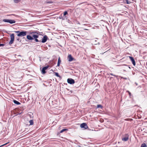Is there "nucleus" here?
<instances>
[{
    "label": "nucleus",
    "mask_w": 147,
    "mask_h": 147,
    "mask_svg": "<svg viewBox=\"0 0 147 147\" xmlns=\"http://www.w3.org/2000/svg\"><path fill=\"white\" fill-rule=\"evenodd\" d=\"M128 67H129V69H130V67H129V66H128Z\"/></svg>",
    "instance_id": "36"
},
{
    "label": "nucleus",
    "mask_w": 147,
    "mask_h": 147,
    "mask_svg": "<svg viewBox=\"0 0 147 147\" xmlns=\"http://www.w3.org/2000/svg\"><path fill=\"white\" fill-rule=\"evenodd\" d=\"M9 143V142H7L5 144H4L1 146H0V147H2V146H5V145H6L8 143Z\"/></svg>",
    "instance_id": "26"
},
{
    "label": "nucleus",
    "mask_w": 147,
    "mask_h": 147,
    "mask_svg": "<svg viewBox=\"0 0 147 147\" xmlns=\"http://www.w3.org/2000/svg\"><path fill=\"white\" fill-rule=\"evenodd\" d=\"M19 40H20V39H19V38H17V40H18V41Z\"/></svg>",
    "instance_id": "33"
},
{
    "label": "nucleus",
    "mask_w": 147,
    "mask_h": 147,
    "mask_svg": "<svg viewBox=\"0 0 147 147\" xmlns=\"http://www.w3.org/2000/svg\"><path fill=\"white\" fill-rule=\"evenodd\" d=\"M29 123H30V125H33V124L34 123L33 121L32 120H30L29 121Z\"/></svg>",
    "instance_id": "17"
},
{
    "label": "nucleus",
    "mask_w": 147,
    "mask_h": 147,
    "mask_svg": "<svg viewBox=\"0 0 147 147\" xmlns=\"http://www.w3.org/2000/svg\"><path fill=\"white\" fill-rule=\"evenodd\" d=\"M97 108H100L102 109V106L100 105H97Z\"/></svg>",
    "instance_id": "21"
},
{
    "label": "nucleus",
    "mask_w": 147,
    "mask_h": 147,
    "mask_svg": "<svg viewBox=\"0 0 147 147\" xmlns=\"http://www.w3.org/2000/svg\"><path fill=\"white\" fill-rule=\"evenodd\" d=\"M55 74L56 76L59 78H61V77L60 76L57 72H55Z\"/></svg>",
    "instance_id": "19"
},
{
    "label": "nucleus",
    "mask_w": 147,
    "mask_h": 147,
    "mask_svg": "<svg viewBox=\"0 0 147 147\" xmlns=\"http://www.w3.org/2000/svg\"><path fill=\"white\" fill-rule=\"evenodd\" d=\"M68 14L67 12V11H65L63 13V16H66Z\"/></svg>",
    "instance_id": "20"
},
{
    "label": "nucleus",
    "mask_w": 147,
    "mask_h": 147,
    "mask_svg": "<svg viewBox=\"0 0 147 147\" xmlns=\"http://www.w3.org/2000/svg\"><path fill=\"white\" fill-rule=\"evenodd\" d=\"M27 38L28 40H32L34 39V38L32 36L29 35H28L27 36Z\"/></svg>",
    "instance_id": "10"
},
{
    "label": "nucleus",
    "mask_w": 147,
    "mask_h": 147,
    "mask_svg": "<svg viewBox=\"0 0 147 147\" xmlns=\"http://www.w3.org/2000/svg\"><path fill=\"white\" fill-rule=\"evenodd\" d=\"M18 56H21L20 55H18Z\"/></svg>",
    "instance_id": "40"
},
{
    "label": "nucleus",
    "mask_w": 147,
    "mask_h": 147,
    "mask_svg": "<svg viewBox=\"0 0 147 147\" xmlns=\"http://www.w3.org/2000/svg\"><path fill=\"white\" fill-rule=\"evenodd\" d=\"M129 58H130V60L131 61V62L134 65H136V63L135 61V60L134 58L132 57L129 56Z\"/></svg>",
    "instance_id": "8"
},
{
    "label": "nucleus",
    "mask_w": 147,
    "mask_h": 147,
    "mask_svg": "<svg viewBox=\"0 0 147 147\" xmlns=\"http://www.w3.org/2000/svg\"><path fill=\"white\" fill-rule=\"evenodd\" d=\"M129 95L130 96H131V93L130 92H129Z\"/></svg>",
    "instance_id": "31"
},
{
    "label": "nucleus",
    "mask_w": 147,
    "mask_h": 147,
    "mask_svg": "<svg viewBox=\"0 0 147 147\" xmlns=\"http://www.w3.org/2000/svg\"><path fill=\"white\" fill-rule=\"evenodd\" d=\"M66 89L67 90H68L69 91V90L67 88H66Z\"/></svg>",
    "instance_id": "38"
},
{
    "label": "nucleus",
    "mask_w": 147,
    "mask_h": 147,
    "mask_svg": "<svg viewBox=\"0 0 147 147\" xmlns=\"http://www.w3.org/2000/svg\"><path fill=\"white\" fill-rule=\"evenodd\" d=\"M122 66H127V65H126L125 64H123V65H122Z\"/></svg>",
    "instance_id": "34"
},
{
    "label": "nucleus",
    "mask_w": 147,
    "mask_h": 147,
    "mask_svg": "<svg viewBox=\"0 0 147 147\" xmlns=\"http://www.w3.org/2000/svg\"><path fill=\"white\" fill-rule=\"evenodd\" d=\"M32 37L34 38V39H36L38 37V36L36 35H33Z\"/></svg>",
    "instance_id": "14"
},
{
    "label": "nucleus",
    "mask_w": 147,
    "mask_h": 147,
    "mask_svg": "<svg viewBox=\"0 0 147 147\" xmlns=\"http://www.w3.org/2000/svg\"><path fill=\"white\" fill-rule=\"evenodd\" d=\"M3 22L9 23L10 24H13L16 23V21L13 20L7 19H3Z\"/></svg>",
    "instance_id": "2"
},
{
    "label": "nucleus",
    "mask_w": 147,
    "mask_h": 147,
    "mask_svg": "<svg viewBox=\"0 0 147 147\" xmlns=\"http://www.w3.org/2000/svg\"><path fill=\"white\" fill-rule=\"evenodd\" d=\"M126 3L127 4H129L131 3V2L130 1H129L128 0H125Z\"/></svg>",
    "instance_id": "24"
},
{
    "label": "nucleus",
    "mask_w": 147,
    "mask_h": 147,
    "mask_svg": "<svg viewBox=\"0 0 147 147\" xmlns=\"http://www.w3.org/2000/svg\"><path fill=\"white\" fill-rule=\"evenodd\" d=\"M35 40V41L37 42H41V41L40 40H39L37 38H36V39H34Z\"/></svg>",
    "instance_id": "25"
},
{
    "label": "nucleus",
    "mask_w": 147,
    "mask_h": 147,
    "mask_svg": "<svg viewBox=\"0 0 147 147\" xmlns=\"http://www.w3.org/2000/svg\"><path fill=\"white\" fill-rule=\"evenodd\" d=\"M61 61L60 60V57H59V59H58V63H57V66H59L60 65V63L61 62Z\"/></svg>",
    "instance_id": "13"
},
{
    "label": "nucleus",
    "mask_w": 147,
    "mask_h": 147,
    "mask_svg": "<svg viewBox=\"0 0 147 147\" xmlns=\"http://www.w3.org/2000/svg\"><path fill=\"white\" fill-rule=\"evenodd\" d=\"M11 39L14 40V36L13 34H12L10 35Z\"/></svg>",
    "instance_id": "15"
},
{
    "label": "nucleus",
    "mask_w": 147,
    "mask_h": 147,
    "mask_svg": "<svg viewBox=\"0 0 147 147\" xmlns=\"http://www.w3.org/2000/svg\"><path fill=\"white\" fill-rule=\"evenodd\" d=\"M67 130V129H62L60 131V133H62L65 131Z\"/></svg>",
    "instance_id": "18"
},
{
    "label": "nucleus",
    "mask_w": 147,
    "mask_h": 147,
    "mask_svg": "<svg viewBox=\"0 0 147 147\" xmlns=\"http://www.w3.org/2000/svg\"><path fill=\"white\" fill-rule=\"evenodd\" d=\"M98 44H99L100 43L99 42H98Z\"/></svg>",
    "instance_id": "41"
},
{
    "label": "nucleus",
    "mask_w": 147,
    "mask_h": 147,
    "mask_svg": "<svg viewBox=\"0 0 147 147\" xmlns=\"http://www.w3.org/2000/svg\"><path fill=\"white\" fill-rule=\"evenodd\" d=\"M59 133H58L57 134V135H59Z\"/></svg>",
    "instance_id": "37"
},
{
    "label": "nucleus",
    "mask_w": 147,
    "mask_h": 147,
    "mask_svg": "<svg viewBox=\"0 0 147 147\" xmlns=\"http://www.w3.org/2000/svg\"><path fill=\"white\" fill-rule=\"evenodd\" d=\"M68 61H71L74 59V58L72 57L71 55H69L68 56Z\"/></svg>",
    "instance_id": "9"
},
{
    "label": "nucleus",
    "mask_w": 147,
    "mask_h": 147,
    "mask_svg": "<svg viewBox=\"0 0 147 147\" xmlns=\"http://www.w3.org/2000/svg\"><path fill=\"white\" fill-rule=\"evenodd\" d=\"M127 92L128 93H129V92H130L129 91H127Z\"/></svg>",
    "instance_id": "35"
},
{
    "label": "nucleus",
    "mask_w": 147,
    "mask_h": 147,
    "mask_svg": "<svg viewBox=\"0 0 147 147\" xmlns=\"http://www.w3.org/2000/svg\"><path fill=\"white\" fill-rule=\"evenodd\" d=\"M5 45L3 44H0V47H3L5 46Z\"/></svg>",
    "instance_id": "27"
},
{
    "label": "nucleus",
    "mask_w": 147,
    "mask_h": 147,
    "mask_svg": "<svg viewBox=\"0 0 147 147\" xmlns=\"http://www.w3.org/2000/svg\"><path fill=\"white\" fill-rule=\"evenodd\" d=\"M123 78V79H125V80H127V78Z\"/></svg>",
    "instance_id": "30"
},
{
    "label": "nucleus",
    "mask_w": 147,
    "mask_h": 147,
    "mask_svg": "<svg viewBox=\"0 0 147 147\" xmlns=\"http://www.w3.org/2000/svg\"><path fill=\"white\" fill-rule=\"evenodd\" d=\"M13 102L14 103L17 105H19L21 104V103L20 102L16 100H13Z\"/></svg>",
    "instance_id": "12"
},
{
    "label": "nucleus",
    "mask_w": 147,
    "mask_h": 147,
    "mask_svg": "<svg viewBox=\"0 0 147 147\" xmlns=\"http://www.w3.org/2000/svg\"><path fill=\"white\" fill-rule=\"evenodd\" d=\"M49 67V66H47L42 68V72L43 74H45L46 73L45 70Z\"/></svg>",
    "instance_id": "6"
},
{
    "label": "nucleus",
    "mask_w": 147,
    "mask_h": 147,
    "mask_svg": "<svg viewBox=\"0 0 147 147\" xmlns=\"http://www.w3.org/2000/svg\"><path fill=\"white\" fill-rule=\"evenodd\" d=\"M47 36L46 35H45L42 38V40L41 42L42 43L46 42L47 40Z\"/></svg>",
    "instance_id": "7"
},
{
    "label": "nucleus",
    "mask_w": 147,
    "mask_h": 147,
    "mask_svg": "<svg viewBox=\"0 0 147 147\" xmlns=\"http://www.w3.org/2000/svg\"><path fill=\"white\" fill-rule=\"evenodd\" d=\"M70 92H71V93L72 92V91H71V90Z\"/></svg>",
    "instance_id": "39"
},
{
    "label": "nucleus",
    "mask_w": 147,
    "mask_h": 147,
    "mask_svg": "<svg viewBox=\"0 0 147 147\" xmlns=\"http://www.w3.org/2000/svg\"><path fill=\"white\" fill-rule=\"evenodd\" d=\"M14 40L11 39L10 41V42H9V45H11V44H12Z\"/></svg>",
    "instance_id": "22"
},
{
    "label": "nucleus",
    "mask_w": 147,
    "mask_h": 147,
    "mask_svg": "<svg viewBox=\"0 0 147 147\" xmlns=\"http://www.w3.org/2000/svg\"><path fill=\"white\" fill-rule=\"evenodd\" d=\"M124 137L122 138V141H127L129 139V135L128 134H125L124 136Z\"/></svg>",
    "instance_id": "3"
},
{
    "label": "nucleus",
    "mask_w": 147,
    "mask_h": 147,
    "mask_svg": "<svg viewBox=\"0 0 147 147\" xmlns=\"http://www.w3.org/2000/svg\"><path fill=\"white\" fill-rule=\"evenodd\" d=\"M21 0H14V1L15 3H17L20 2Z\"/></svg>",
    "instance_id": "23"
},
{
    "label": "nucleus",
    "mask_w": 147,
    "mask_h": 147,
    "mask_svg": "<svg viewBox=\"0 0 147 147\" xmlns=\"http://www.w3.org/2000/svg\"><path fill=\"white\" fill-rule=\"evenodd\" d=\"M10 15L16 16V15H15V14H11V15H9V16H10Z\"/></svg>",
    "instance_id": "32"
},
{
    "label": "nucleus",
    "mask_w": 147,
    "mask_h": 147,
    "mask_svg": "<svg viewBox=\"0 0 147 147\" xmlns=\"http://www.w3.org/2000/svg\"><path fill=\"white\" fill-rule=\"evenodd\" d=\"M16 33H17V36H23L26 35L27 32L25 31H23L20 32L19 31H15Z\"/></svg>",
    "instance_id": "1"
},
{
    "label": "nucleus",
    "mask_w": 147,
    "mask_h": 147,
    "mask_svg": "<svg viewBox=\"0 0 147 147\" xmlns=\"http://www.w3.org/2000/svg\"><path fill=\"white\" fill-rule=\"evenodd\" d=\"M36 33V34H38V32H32V33Z\"/></svg>",
    "instance_id": "29"
},
{
    "label": "nucleus",
    "mask_w": 147,
    "mask_h": 147,
    "mask_svg": "<svg viewBox=\"0 0 147 147\" xmlns=\"http://www.w3.org/2000/svg\"><path fill=\"white\" fill-rule=\"evenodd\" d=\"M110 74L111 75H112V76H115V77H117V76L116 75H113L112 73H110Z\"/></svg>",
    "instance_id": "28"
},
{
    "label": "nucleus",
    "mask_w": 147,
    "mask_h": 147,
    "mask_svg": "<svg viewBox=\"0 0 147 147\" xmlns=\"http://www.w3.org/2000/svg\"><path fill=\"white\" fill-rule=\"evenodd\" d=\"M66 18V16H62L61 15L59 17V18L60 19H62L63 20H65V19H67Z\"/></svg>",
    "instance_id": "11"
},
{
    "label": "nucleus",
    "mask_w": 147,
    "mask_h": 147,
    "mask_svg": "<svg viewBox=\"0 0 147 147\" xmlns=\"http://www.w3.org/2000/svg\"><path fill=\"white\" fill-rule=\"evenodd\" d=\"M146 144L144 143L141 144L140 147H146Z\"/></svg>",
    "instance_id": "16"
},
{
    "label": "nucleus",
    "mask_w": 147,
    "mask_h": 147,
    "mask_svg": "<svg viewBox=\"0 0 147 147\" xmlns=\"http://www.w3.org/2000/svg\"><path fill=\"white\" fill-rule=\"evenodd\" d=\"M80 127L82 128H84L86 129L88 128V126L86 123H83L80 125Z\"/></svg>",
    "instance_id": "5"
},
{
    "label": "nucleus",
    "mask_w": 147,
    "mask_h": 147,
    "mask_svg": "<svg viewBox=\"0 0 147 147\" xmlns=\"http://www.w3.org/2000/svg\"><path fill=\"white\" fill-rule=\"evenodd\" d=\"M67 82L68 83L71 84H73L75 82L74 80L71 78H69L67 79Z\"/></svg>",
    "instance_id": "4"
}]
</instances>
